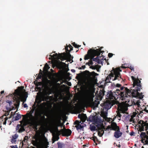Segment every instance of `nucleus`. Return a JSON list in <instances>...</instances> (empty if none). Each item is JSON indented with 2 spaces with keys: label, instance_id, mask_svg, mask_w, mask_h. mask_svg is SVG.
<instances>
[{
  "label": "nucleus",
  "instance_id": "obj_1",
  "mask_svg": "<svg viewBox=\"0 0 148 148\" xmlns=\"http://www.w3.org/2000/svg\"><path fill=\"white\" fill-rule=\"evenodd\" d=\"M131 78L133 81V86L135 88L134 89L130 90L127 88L122 87L120 89H116V92H113L111 91H109L106 95V98L112 100L119 97L122 100H123L126 97H130L131 96L142 99L144 95H143L142 92L140 93L138 92L142 89L140 81L138 78H135L133 76H131Z\"/></svg>",
  "mask_w": 148,
  "mask_h": 148
},
{
  "label": "nucleus",
  "instance_id": "obj_2",
  "mask_svg": "<svg viewBox=\"0 0 148 148\" xmlns=\"http://www.w3.org/2000/svg\"><path fill=\"white\" fill-rule=\"evenodd\" d=\"M35 107H33L30 111L29 117L30 119L33 124L35 128L37 130L38 124H43L45 119V112L44 111L37 110H36L35 113V117L32 115L36 109Z\"/></svg>",
  "mask_w": 148,
  "mask_h": 148
},
{
  "label": "nucleus",
  "instance_id": "obj_3",
  "mask_svg": "<svg viewBox=\"0 0 148 148\" xmlns=\"http://www.w3.org/2000/svg\"><path fill=\"white\" fill-rule=\"evenodd\" d=\"M24 86H21L18 87V88L15 90V91L13 93L14 96L13 97V101L14 103V105L15 107L14 106H12V108H10L9 109H7L9 110V111H11L13 110H15V108L17 109L18 108L20 101L23 102L24 103L25 102L26 99L23 96L24 93V91H25V90L24 89Z\"/></svg>",
  "mask_w": 148,
  "mask_h": 148
},
{
  "label": "nucleus",
  "instance_id": "obj_4",
  "mask_svg": "<svg viewBox=\"0 0 148 148\" xmlns=\"http://www.w3.org/2000/svg\"><path fill=\"white\" fill-rule=\"evenodd\" d=\"M98 49H92L88 50L87 54L84 56V60H87L91 58L93 61L97 62L99 64L101 60L99 59V56L100 55L97 53Z\"/></svg>",
  "mask_w": 148,
  "mask_h": 148
},
{
  "label": "nucleus",
  "instance_id": "obj_5",
  "mask_svg": "<svg viewBox=\"0 0 148 148\" xmlns=\"http://www.w3.org/2000/svg\"><path fill=\"white\" fill-rule=\"evenodd\" d=\"M112 70L113 71V73H111L108 75L106 77L107 80H109L112 79L113 80L118 79L120 80L121 82L123 81L120 72L121 71V70L119 68H117L114 69L113 68Z\"/></svg>",
  "mask_w": 148,
  "mask_h": 148
},
{
  "label": "nucleus",
  "instance_id": "obj_6",
  "mask_svg": "<svg viewBox=\"0 0 148 148\" xmlns=\"http://www.w3.org/2000/svg\"><path fill=\"white\" fill-rule=\"evenodd\" d=\"M49 56L52 58L53 59H60L62 61L66 60V55L65 52L59 53L58 54L57 53H55L53 55L50 54Z\"/></svg>",
  "mask_w": 148,
  "mask_h": 148
},
{
  "label": "nucleus",
  "instance_id": "obj_7",
  "mask_svg": "<svg viewBox=\"0 0 148 148\" xmlns=\"http://www.w3.org/2000/svg\"><path fill=\"white\" fill-rule=\"evenodd\" d=\"M59 132H60L63 136H70L71 134V130L68 129H62L59 130Z\"/></svg>",
  "mask_w": 148,
  "mask_h": 148
},
{
  "label": "nucleus",
  "instance_id": "obj_8",
  "mask_svg": "<svg viewBox=\"0 0 148 148\" xmlns=\"http://www.w3.org/2000/svg\"><path fill=\"white\" fill-rule=\"evenodd\" d=\"M92 122L96 124H98L101 122L100 117H99L96 115L92 116Z\"/></svg>",
  "mask_w": 148,
  "mask_h": 148
},
{
  "label": "nucleus",
  "instance_id": "obj_9",
  "mask_svg": "<svg viewBox=\"0 0 148 148\" xmlns=\"http://www.w3.org/2000/svg\"><path fill=\"white\" fill-rule=\"evenodd\" d=\"M54 125L56 126V131H57V128L58 129V127H62V124L61 123L60 119H56L55 120L54 122Z\"/></svg>",
  "mask_w": 148,
  "mask_h": 148
},
{
  "label": "nucleus",
  "instance_id": "obj_10",
  "mask_svg": "<svg viewBox=\"0 0 148 148\" xmlns=\"http://www.w3.org/2000/svg\"><path fill=\"white\" fill-rule=\"evenodd\" d=\"M147 121H146V123L145 124H143V125L142 126L140 127L139 128V131L140 132L144 131V127L145 126V130L147 131L148 129V123H147Z\"/></svg>",
  "mask_w": 148,
  "mask_h": 148
},
{
  "label": "nucleus",
  "instance_id": "obj_11",
  "mask_svg": "<svg viewBox=\"0 0 148 148\" xmlns=\"http://www.w3.org/2000/svg\"><path fill=\"white\" fill-rule=\"evenodd\" d=\"M102 106L103 108L108 110L111 107V104L109 102H105L104 103Z\"/></svg>",
  "mask_w": 148,
  "mask_h": 148
},
{
  "label": "nucleus",
  "instance_id": "obj_12",
  "mask_svg": "<svg viewBox=\"0 0 148 148\" xmlns=\"http://www.w3.org/2000/svg\"><path fill=\"white\" fill-rule=\"evenodd\" d=\"M111 130L116 131L117 130L120 129L119 127L118 126L116 123L115 122H112L111 124Z\"/></svg>",
  "mask_w": 148,
  "mask_h": 148
},
{
  "label": "nucleus",
  "instance_id": "obj_13",
  "mask_svg": "<svg viewBox=\"0 0 148 148\" xmlns=\"http://www.w3.org/2000/svg\"><path fill=\"white\" fill-rule=\"evenodd\" d=\"M59 130L57 128V132L56 133V135L55 136H54L52 140L53 142L54 143L56 141L58 140L59 139V136L61 134L60 132H59Z\"/></svg>",
  "mask_w": 148,
  "mask_h": 148
},
{
  "label": "nucleus",
  "instance_id": "obj_14",
  "mask_svg": "<svg viewBox=\"0 0 148 148\" xmlns=\"http://www.w3.org/2000/svg\"><path fill=\"white\" fill-rule=\"evenodd\" d=\"M122 134V133L121 132L120 129L117 130L114 133V136L116 138H118L121 137Z\"/></svg>",
  "mask_w": 148,
  "mask_h": 148
},
{
  "label": "nucleus",
  "instance_id": "obj_15",
  "mask_svg": "<svg viewBox=\"0 0 148 148\" xmlns=\"http://www.w3.org/2000/svg\"><path fill=\"white\" fill-rule=\"evenodd\" d=\"M119 111L121 113H124L126 112V111L128 110V108L125 106H123L120 107Z\"/></svg>",
  "mask_w": 148,
  "mask_h": 148
},
{
  "label": "nucleus",
  "instance_id": "obj_16",
  "mask_svg": "<svg viewBox=\"0 0 148 148\" xmlns=\"http://www.w3.org/2000/svg\"><path fill=\"white\" fill-rule=\"evenodd\" d=\"M34 139L35 140H33V142H35L36 143H38L39 145L41 142V138L38 136H35Z\"/></svg>",
  "mask_w": 148,
  "mask_h": 148
},
{
  "label": "nucleus",
  "instance_id": "obj_17",
  "mask_svg": "<svg viewBox=\"0 0 148 148\" xmlns=\"http://www.w3.org/2000/svg\"><path fill=\"white\" fill-rule=\"evenodd\" d=\"M18 137V135L16 134L12 136V138L11 139V142L12 143L15 144L16 141V139Z\"/></svg>",
  "mask_w": 148,
  "mask_h": 148
},
{
  "label": "nucleus",
  "instance_id": "obj_18",
  "mask_svg": "<svg viewBox=\"0 0 148 148\" xmlns=\"http://www.w3.org/2000/svg\"><path fill=\"white\" fill-rule=\"evenodd\" d=\"M21 117V115L19 114V113H17L16 114V115L15 117H13L12 119V122L14 121H17Z\"/></svg>",
  "mask_w": 148,
  "mask_h": 148
},
{
  "label": "nucleus",
  "instance_id": "obj_19",
  "mask_svg": "<svg viewBox=\"0 0 148 148\" xmlns=\"http://www.w3.org/2000/svg\"><path fill=\"white\" fill-rule=\"evenodd\" d=\"M85 72L89 73V75L90 76H92L93 77V79H95V76L97 75H98V74L93 71L91 72H90L88 71H86Z\"/></svg>",
  "mask_w": 148,
  "mask_h": 148
},
{
  "label": "nucleus",
  "instance_id": "obj_20",
  "mask_svg": "<svg viewBox=\"0 0 148 148\" xmlns=\"http://www.w3.org/2000/svg\"><path fill=\"white\" fill-rule=\"evenodd\" d=\"M99 103L98 102L95 100L94 101H92L90 103V105L92 107L96 108L98 107Z\"/></svg>",
  "mask_w": 148,
  "mask_h": 148
},
{
  "label": "nucleus",
  "instance_id": "obj_21",
  "mask_svg": "<svg viewBox=\"0 0 148 148\" xmlns=\"http://www.w3.org/2000/svg\"><path fill=\"white\" fill-rule=\"evenodd\" d=\"M65 49L66 53L70 52V51L73 50V47L69 44L67 47H65Z\"/></svg>",
  "mask_w": 148,
  "mask_h": 148
},
{
  "label": "nucleus",
  "instance_id": "obj_22",
  "mask_svg": "<svg viewBox=\"0 0 148 148\" xmlns=\"http://www.w3.org/2000/svg\"><path fill=\"white\" fill-rule=\"evenodd\" d=\"M103 128H101L99 129L100 130H99L98 132V135L100 137H101L103 136V134L104 133V131L103 130Z\"/></svg>",
  "mask_w": 148,
  "mask_h": 148
},
{
  "label": "nucleus",
  "instance_id": "obj_23",
  "mask_svg": "<svg viewBox=\"0 0 148 148\" xmlns=\"http://www.w3.org/2000/svg\"><path fill=\"white\" fill-rule=\"evenodd\" d=\"M87 119V116L86 114H83L81 120L83 122H84Z\"/></svg>",
  "mask_w": 148,
  "mask_h": 148
},
{
  "label": "nucleus",
  "instance_id": "obj_24",
  "mask_svg": "<svg viewBox=\"0 0 148 148\" xmlns=\"http://www.w3.org/2000/svg\"><path fill=\"white\" fill-rule=\"evenodd\" d=\"M49 68L50 67L49 65L47 63H46L43 68V70L45 71H47Z\"/></svg>",
  "mask_w": 148,
  "mask_h": 148
},
{
  "label": "nucleus",
  "instance_id": "obj_25",
  "mask_svg": "<svg viewBox=\"0 0 148 148\" xmlns=\"http://www.w3.org/2000/svg\"><path fill=\"white\" fill-rule=\"evenodd\" d=\"M57 144L58 145V148H64V145L63 144H62L60 142H58L57 143Z\"/></svg>",
  "mask_w": 148,
  "mask_h": 148
},
{
  "label": "nucleus",
  "instance_id": "obj_26",
  "mask_svg": "<svg viewBox=\"0 0 148 148\" xmlns=\"http://www.w3.org/2000/svg\"><path fill=\"white\" fill-rule=\"evenodd\" d=\"M75 127H76V129L77 130H81L84 127V126H82L81 125L79 124L77 125H75Z\"/></svg>",
  "mask_w": 148,
  "mask_h": 148
},
{
  "label": "nucleus",
  "instance_id": "obj_27",
  "mask_svg": "<svg viewBox=\"0 0 148 148\" xmlns=\"http://www.w3.org/2000/svg\"><path fill=\"white\" fill-rule=\"evenodd\" d=\"M103 48V47H101L99 48L96 49H98V52H97V53H98L99 54V55H100L101 53H103L104 52V51H101V49Z\"/></svg>",
  "mask_w": 148,
  "mask_h": 148
},
{
  "label": "nucleus",
  "instance_id": "obj_28",
  "mask_svg": "<svg viewBox=\"0 0 148 148\" xmlns=\"http://www.w3.org/2000/svg\"><path fill=\"white\" fill-rule=\"evenodd\" d=\"M146 123V121L145 122L143 120H140L138 122V123L139 124H140L141 125H139V128L140 127H141V126H142L143 125V124H145Z\"/></svg>",
  "mask_w": 148,
  "mask_h": 148
},
{
  "label": "nucleus",
  "instance_id": "obj_29",
  "mask_svg": "<svg viewBox=\"0 0 148 148\" xmlns=\"http://www.w3.org/2000/svg\"><path fill=\"white\" fill-rule=\"evenodd\" d=\"M67 56L68 57V58L70 60H69V61H70L71 60V58L72 59L73 58V57L70 54L69 52H67Z\"/></svg>",
  "mask_w": 148,
  "mask_h": 148
},
{
  "label": "nucleus",
  "instance_id": "obj_30",
  "mask_svg": "<svg viewBox=\"0 0 148 148\" xmlns=\"http://www.w3.org/2000/svg\"><path fill=\"white\" fill-rule=\"evenodd\" d=\"M40 72H41V73L40 74H38V78L39 79H40L42 77V70L40 69Z\"/></svg>",
  "mask_w": 148,
  "mask_h": 148
},
{
  "label": "nucleus",
  "instance_id": "obj_31",
  "mask_svg": "<svg viewBox=\"0 0 148 148\" xmlns=\"http://www.w3.org/2000/svg\"><path fill=\"white\" fill-rule=\"evenodd\" d=\"M51 94V92L50 91H46L45 92V95H44L46 96H49L50 94Z\"/></svg>",
  "mask_w": 148,
  "mask_h": 148
},
{
  "label": "nucleus",
  "instance_id": "obj_32",
  "mask_svg": "<svg viewBox=\"0 0 148 148\" xmlns=\"http://www.w3.org/2000/svg\"><path fill=\"white\" fill-rule=\"evenodd\" d=\"M72 44L73 46L76 48H78V47L81 46V45H77L75 42H74L73 43H72Z\"/></svg>",
  "mask_w": 148,
  "mask_h": 148
},
{
  "label": "nucleus",
  "instance_id": "obj_33",
  "mask_svg": "<svg viewBox=\"0 0 148 148\" xmlns=\"http://www.w3.org/2000/svg\"><path fill=\"white\" fill-rule=\"evenodd\" d=\"M52 97L51 96H45V100L47 101V102H49V101L48 100H49L50 98H51Z\"/></svg>",
  "mask_w": 148,
  "mask_h": 148
},
{
  "label": "nucleus",
  "instance_id": "obj_34",
  "mask_svg": "<svg viewBox=\"0 0 148 148\" xmlns=\"http://www.w3.org/2000/svg\"><path fill=\"white\" fill-rule=\"evenodd\" d=\"M90 129L91 131H94L96 130V127L94 126H92L90 127Z\"/></svg>",
  "mask_w": 148,
  "mask_h": 148
},
{
  "label": "nucleus",
  "instance_id": "obj_35",
  "mask_svg": "<svg viewBox=\"0 0 148 148\" xmlns=\"http://www.w3.org/2000/svg\"><path fill=\"white\" fill-rule=\"evenodd\" d=\"M42 106H43V107L44 108H46V106L47 105V103L46 102H43L41 104Z\"/></svg>",
  "mask_w": 148,
  "mask_h": 148
},
{
  "label": "nucleus",
  "instance_id": "obj_36",
  "mask_svg": "<svg viewBox=\"0 0 148 148\" xmlns=\"http://www.w3.org/2000/svg\"><path fill=\"white\" fill-rule=\"evenodd\" d=\"M92 116L90 115L88 119H87V121H88L92 122Z\"/></svg>",
  "mask_w": 148,
  "mask_h": 148
},
{
  "label": "nucleus",
  "instance_id": "obj_37",
  "mask_svg": "<svg viewBox=\"0 0 148 148\" xmlns=\"http://www.w3.org/2000/svg\"><path fill=\"white\" fill-rule=\"evenodd\" d=\"M103 128L105 131H106L107 130L109 129H110L111 130V125L110 126V125H108L106 128H105L104 127H103Z\"/></svg>",
  "mask_w": 148,
  "mask_h": 148
},
{
  "label": "nucleus",
  "instance_id": "obj_38",
  "mask_svg": "<svg viewBox=\"0 0 148 148\" xmlns=\"http://www.w3.org/2000/svg\"><path fill=\"white\" fill-rule=\"evenodd\" d=\"M6 103H8L9 104V105L10 106L12 105V101H10L8 100H6Z\"/></svg>",
  "mask_w": 148,
  "mask_h": 148
},
{
  "label": "nucleus",
  "instance_id": "obj_39",
  "mask_svg": "<svg viewBox=\"0 0 148 148\" xmlns=\"http://www.w3.org/2000/svg\"><path fill=\"white\" fill-rule=\"evenodd\" d=\"M23 91H24V93L25 92V93L24 96H23L26 99L28 97V93L27 92H25H25L24 91V90H23Z\"/></svg>",
  "mask_w": 148,
  "mask_h": 148
},
{
  "label": "nucleus",
  "instance_id": "obj_40",
  "mask_svg": "<svg viewBox=\"0 0 148 148\" xmlns=\"http://www.w3.org/2000/svg\"><path fill=\"white\" fill-rule=\"evenodd\" d=\"M121 112L119 111H119H118L117 112V116L121 118V115L120 114Z\"/></svg>",
  "mask_w": 148,
  "mask_h": 148
},
{
  "label": "nucleus",
  "instance_id": "obj_41",
  "mask_svg": "<svg viewBox=\"0 0 148 148\" xmlns=\"http://www.w3.org/2000/svg\"><path fill=\"white\" fill-rule=\"evenodd\" d=\"M81 121H75L74 122V124L76 125H79L80 123H81Z\"/></svg>",
  "mask_w": 148,
  "mask_h": 148
},
{
  "label": "nucleus",
  "instance_id": "obj_42",
  "mask_svg": "<svg viewBox=\"0 0 148 148\" xmlns=\"http://www.w3.org/2000/svg\"><path fill=\"white\" fill-rule=\"evenodd\" d=\"M130 122H132L133 123H135V121L134 119H133V118L132 117L130 119Z\"/></svg>",
  "mask_w": 148,
  "mask_h": 148
},
{
  "label": "nucleus",
  "instance_id": "obj_43",
  "mask_svg": "<svg viewBox=\"0 0 148 148\" xmlns=\"http://www.w3.org/2000/svg\"><path fill=\"white\" fill-rule=\"evenodd\" d=\"M90 60L89 61L90 63V65H92L93 64V63L92 62V60L91 59V58H90Z\"/></svg>",
  "mask_w": 148,
  "mask_h": 148
},
{
  "label": "nucleus",
  "instance_id": "obj_44",
  "mask_svg": "<svg viewBox=\"0 0 148 148\" xmlns=\"http://www.w3.org/2000/svg\"><path fill=\"white\" fill-rule=\"evenodd\" d=\"M32 143L34 146H36L39 144L38 143H36L35 142H33V140L32 141Z\"/></svg>",
  "mask_w": 148,
  "mask_h": 148
},
{
  "label": "nucleus",
  "instance_id": "obj_45",
  "mask_svg": "<svg viewBox=\"0 0 148 148\" xmlns=\"http://www.w3.org/2000/svg\"><path fill=\"white\" fill-rule=\"evenodd\" d=\"M113 56V54L111 53H109L108 54V56L109 58H111Z\"/></svg>",
  "mask_w": 148,
  "mask_h": 148
},
{
  "label": "nucleus",
  "instance_id": "obj_46",
  "mask_svg": "<svg viewBox=\"0 0 148 148\" xmlns=\"http://www.w3.org/2000/svg\"><path fill=\"white\" fill-rule=\"evenodd\" d=\"M144 114V113L143 111H140L139 112V113L138 114L140 116H142Z\"/></svg>",
  "mask_w": 148,
  "mask_h": 148
},
{
  "label": "nucleus",
  "instance_id": "obj_47",
  "mask_svg": "<svg viewBox=\"0 0 148 148\" xmlns=\"http://www.w3.org/2000/svg\"><path fill=\"white\" fill-rule=\"evenodd\" d=\"M86 66L85 65H83L81 67H80L78 68V69H84L85 68Z\"/></svg>",
  "mask_w": 148,
  "mask_h": 148
},
{
  "label": "nucleus",
  "instance_id": "obj_48",
  "mask_svg": "<svg viewBox=\"0 0 148 148\" xmlns=\"http://www.w3.org/2000/svg\"><path fill=\"white\" fill-rule=\"evenodd\" d=\"M116 86L118 87H121L120 88L122 87L121 86V85L119 84H117L116 85Z\"/></svg>",
  "mask_w": 148,
  "mask_h": 148
},
{
  "label": "nucleus",
  "instance_id": "obj_49",
  "mask_svg": "<svg viewBox=\"0 0 148 148\" xmlns=\"http://www.w3.org/2000/svg\"><path fill=\"white\" fill-rule=\"evenodd\" d=\"M16 111L15 112H11V113L10 115L11 116H14L16 114Z\"/></svg>",
  "mask_w": 148,
  "mask_h": 148
},
{
  "label": "nucleus",
  "instance_id": "obj_50",
  "mask_svg": "<svg viewBox=\"0 0 148 148\" xmlns=\"http://www.w3.org/2000/svg\"><path fill=\"white\" fill-rule=\"evenodd\" d=\"M82 115L81 114H79L78 115V117L80 119H81V118H82Z\"/></svg>",
  "mask_w": 148,
  "mask_h": 148
},
{
  "label": "nucleus",
  "instance_id": "obj_51",
  "mask_svg": "<svg viewBox=\"0 0 148 148\" xmlns=\"http://www.w3.org/2000/svg\"><path fill=\"white\" fill-rule=\"evenodd\" d=\"M92 138H93V139H93L94 141L95 142L96 140L97 139V137H92Z\"/></svg>",
  "mask_w": 148,
  "mask_h": 148
},
{
  "label": "nucleus",
  "instance_id": "obj_52",
  "mask_svg": "<svg viewBox=\"0 0 148 148\" xmlns=\"http://www.w3.org/2000/svg\"><path fill=\"white\" fill-rule=\"evenodd\" d=\"M90 68L93 69H96V67L93 66H90Z\"/></svg>",
  "mask_w": 148,
  "mask_h": 148
},
{
  "label": "nucleus",
  "instance_id": "obj_53",
  "mask_svg": "<svg viewBox=\"0 0 148 148\" xmlns=\"http://www.w3.org/2000/svg\"><path fill=\"white\" fill-rule=\"evenodd\" d=\"M142 138V139L141 140V142L142 143H145V140L144 141V140H145V138Z\"/></svg>",
  "mask_w": 148,
  "mask_h": 148
},
{
  "label": "nucleus",
  "instance_id": "obj_54",
  "mask_svg": "<svg viewBox=\"0 0 148 148\" xmlns=\"http://www.w3.org/2000/svg\"><path fill=\"white\" fill-rule=\"evenodd\" d=\"M10 147H11V148H18L17 145H15V146H11Z\"/></svg>",
  "mask_w": 148,
  "mask_h": 148
},
{
  "label": "nucleus",
  "instance_id": "obj_55",
  "mask_svg": "<svg viewBox=\"0 0 148 148\" xmlns=\"http://www.w3.org/2000/svg\"><path fill=\"white\" fill-rule=\"evenodd\" d=\"M67 84L69 86H71V82H68L67 83Z\"/></svg>",
  "mask_w": 148,
  "mask_h": 148
},
{
  "label": "nucleus",
  "instance_id": "obj_56",
  "mask_svg": "<svg viewBox=\"0 0 148 148\" xmlns=\"http://www.w3.org/2000/svg\"><path fill=\"white\" fill-rule=\"evenodd\" d=\"M23 106L24 108H26L28 107V106L26 103L24 104Z\"/></svg>",
  "mask_w": 148,
  "mask_h": 148
},
{
  "label": "nucleus",
  "instance_id": "obj_57",
  "mask_svg": "<svg viewBox=\"0 0 148 148\" xmlns=\"http://www.w3.org/2000/svg\"><path fill=\"white\" fill-rule=\"evenodd\" d=\"M26 136L24 138L23 141L25 142H26L27 141V139L26 138Z\"/></svg>",
  "mask_w": 148,
  "mask_h": 148
},
{
  "label": "nucleus",
  "instance_id": "obj_58",
  "mask_svg": "<svg viewBox=\"0 0 148 148\" xmlns=\"http://www.w3.org/2000/svg\"><path fill=\"white\" fill-rule=\"evenodd\" d=\"M130 68L131 70L133 71L134 69V67L133 66H130Z\"/></svg>",
  "mask_w": 148,
  "mask_h": 148
},
{
  "label": "nucleus",
  "instance_id": "obj_59",
  "mask_svg": "<svg viewBox=\"0 0 148 148\" xmlns=\"http://www.w3.org/2000/svg\"><path fill=\"white\" fill-rule=\"evenodd\" d=\"M42 100L44 101H46V102H47V101L45 100V95H44V98H43V99Z\"/></svg>",
  "mask_w": 148,
  "mask_h": 148
},
{
  "label": "nucleus",
  "instance_id": "obj_60",
  "mask_svg": "<svg viewBox=\"0 0 148 148\" xmlns=\"http://www.w3.org/2000/svg\"><path fill=\"white\" fill-rule=\"evenodd\" d=\"M71 71L73 73H75V71L74 69L71 70Z\"/></svg>",
  "mask_w": 148,
  "mask_h": 148
},
{
  "label": "nucleus",
  "instance_id": "obj_61",
  "mask_svg": "<svg viewBox=\"0 0 148 148\" xmlns=\"http://www.w3.org/2000/svg\"><path fill=\"white\" fill-rule=\"evenodd\" d=\"M144 111H145L146 112H147L148 113V110H147L146 109V108H145V109L144 110Z\"/></svg>",
  "mask_w": 148,
  "mask_h": 148
},
{
  "label": "nucleus",
  "instance_id": "obj_62",
  "mask_svg": "<svg viewBox=\"0 0 148 148\" xmlns=\"http://www.w3.org/2000/svg\"><path fill=\"white\" fill-rule=\"evenodd\" d=\"M86 65H88L89 66H90V63L89 62H88L86 63Z\"/></svg>",
  "mask_w": 148,
  "mask_h": 148
},
{
  "label": "nucleus",
  "instance_id": "obj_63",
  "mask_svg": "<svg viewBox=\"0 0 148 148\" xmlns=\"http://www.w3.org/2000/svg\"><path fill=\"white\" fill-rule=\"evenodd\" d=\"M4 91L3 90V91H1L0 93L1 94H2L4 93Z\"/></svg>",
  "mask_w": 148,
  "mask_h": 148
},
{
  "label": "nucleus",
  "instance_id": "obj_64",
  "mask_svg": "<svg viewBox=\"0 0 148 148\" xmlns=\"http://www.w3.org/2000/svg\"><path fill=\"white\" fill-rule=\"evenodd\" d=\"M52 59H53L51 57H49V59L50 60H52Z\"/></svg>",
  "mask_w": 148,
  "mask_h": 148
}]
</instances>
